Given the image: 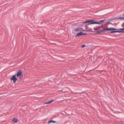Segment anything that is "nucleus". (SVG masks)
<instances>
[{"label":"nucleus","mask_w":124,"mask_h":124,"mask_svg":"<svg viewBox=\"0 0 124 124\" xmlns=\"http://www.w3.org/2000/svg\"><path fill=\"white\" fill-rule=\"evenodd\" d=\"M16 75H15L13 76L11 78V80L13 81L14 83H15L17 80H18L17 78H16Z\"/></svg>","instance_id":"obj_3"},{"label":"nucleus","mask_w":124,"mask_h":124,"mask_svg":"<svg viewBox=\"0 0 124 124\" xmlns=\"http://www.w3.org/2000/svg\"><path fill=\"white\" fill-rule=\"evenodd\" d=\"M101 27H102V28H103V27H103V25H102V26H101Z\"/></svg>","instance_id":"obj_20"},{"label":"nucleus","mask_w":124,"mask_h":124,"mask_svg":"<svg viewBox=\"0 0 124 124\" xmlns=\"http://www.w3.org/2000/svg\"><path fill=\"white\" fill-rule=\"evenodd\" d=\"M54 101V100H52V101H48L47 102H45L44 103V104H48L51 103L52 102Z\"/></svg>","instance_id":"obj_5"},{"label":"nucleus","mask_w":124,"mask_h":124,"mask_svg":"<svg viewBox=\"0 0 124 124\" xmlns=\"http://www.w3.org/2000/svg\"><path fill=\"white\" fill-rule=\"evenodd\" d=\"M75 31H79L78 28H76L75 29Z\"/></svg>","instance_id":"obj_12"},{"label":"nucleus","mask_w":124,"mask_h":124,"mask_svg":"<svg viewBox=\"0 0 124 124\" xmlns=\"http://www.w3.org/2000/svg\"><path fill=\"white\" fill-rule=\"evenodd\" d=\"M117 20H118L119 19H124V18L123 17H119L118 18H116Z\"/></svg>","instance_id":"obj_11"},{"label":"nucleus","mask_w":124,"mask_h":124,"mask_svg":"<svg viewBox=\"0 0 124 124\" xmlns=\"http://www.w3.org/2000/svg\"><path fill=\"white\" fill-rule=\"evenodd\" d=\"M22 74V72L21 70H19L17 73L16 76L17 78L21 75Z\"/></svg>","instance_id":"obj_4"},{"label":"nucleus","mask_w":124,"mask_h":124,"mask_svg":"<svg viewBox=\"0 0 124 124\" xmlns=\"http://www.w3.org/2000/svg\"><path fill=\"white\" fill-rule=\"evenodd\" d=\"M101 26H99L97 27V28H98V30H100V28H101Z\"/></svg>","instance_id":"obj_17"},{"label":"nucleus","mask_w":124,"mask_h":124,"mask_svg":"<svg viewBox=\"0 0 124 124\" xmlns=\"http://www.w3.org/2000/svg\"><path fill=\"white\" fill-rule=\"evenodd\" d=\"M106 21L105 19L102 20L100 21L99 22H97L95 21L94 20H87L86 21L83 22V23H87L85 25V27L86 28L88 27V25L93 24H101L104 23H105L104 22Z\"/></svg>","instance_id":"obj_1"},{"label":"nucleus","mask_w":124,"mask_h":124,"mask_svg":"<svg viewBox=\"0 0 124 124\" xmlns=\"http://www.w3.org/2000/svg\"><path fill=\"white\" fill-rule=\"evenodd\" d=\"M82 31H86V30H82Z\"/></svg>","instance_id":"obj_21"},{"label":"nucleus","mask_w":124,"mask_h":124,"mask_svg":"<svg viewBox=\"0 0 124 124\" xmlns=\"http://www.w3.org/2000/svg\"><path fill=\"white\" fill-rule=\"evenodd\" d=\"M120 30H124V28H121L119 29Z\"/></svg>","instance_id":"obj_16"},{"label":"nucleus","mask_w":124,"mask_h":124,"mask_svg":"<svg viewBox=\"0 0 124 124\" xmlns=\"http://www.w3.org/2000/svg\"><path fill=\"white\" fill-rule=\"evenodd\" d=\"M110 33H116V31H112L110 32Z\"/></svg>","instance_id":"obj_10"},{"label":"nucleus","mask_w":124,"mask_h":124,"mask_svg":"<svg viewBox=\"0 0 124 124\" xmlns=\"http://www.w3.org/2000/svg\"><path fill=\"white\" fill-rule=\"evenodd\" d=\"M87 33H83L82 32V35H87Z\"/></svg>","instance_id":"obj_15"},{"label":"nucleus","mask_w":124,"mask_h":124,"mask_svg":"<svg viewBox=\"0 0 124 124\" xmlns=\"http://www.w3.org/2000/svg\"><path fill=\"white\" fill-rule=\"evenodd\" d=\"M123 16H124V15H123Z\"/></svg>","instance_id":"obj_22"},{"label":"nucleus","mask_w":124,"mask_h":124,"mask_svg":"<svg viewBox=\"0 0 124 124\" xmlns=\"http://www.w3.org/2000/svg\"><path fill=\"white\" fill-rule=\"evenodd\" d=\"M85 45H83L81 46V47L82 48H84V47H85Z\"/></svg>","instance_id":"obj_14"},{"label":"nucleus","mask_w":124,"mask_h":124,"mask_svg":"<svg viewBox=\"0 0 124 124\" xmlns=\"http://www.w3.org/2000/svg\"><path fill=\"white\" fill-rule=\"evenodd\" d=\"M94 31H97L98 30V28H94Z\"/></svg>","instance_id":"obj_13"},{"label":"nucleus","mask_w":124,"mask_h":124,"mask_svg":"<svg viewBox=\"0 0 124 124\" xmlns=\"http://www.w3.org/2000/svg\"><path fill=\"white\" fill-rule=\"evenodd\" d=\"M117 29H115L114 28L111 27L109 28H108L107 29H104L101 30H100L96 32V33L99 34L102 32H105V31H114L116 30Z\"/></svg>","instance_id":"obj_2"},{"label":"nucleus","mask_w":124,"mask_h":124,"mask_svg":"<svg viewBox=\"0 0 124 124\" xmlns=\"http://www.w3.org/2000/svg\"><path fill=\"white\" fill-rule=\"evenodd\" d=\"M90 32H95V31H89Z\"/></svg>","instance_id":"obj_18"},{"label":"nucleus","mask_w":124,"mask_h":124,"mask_svg":"<svg viewBox=\"0 0 124 124\" xmlns=\"http://www.w3.org/2000/svg\"><path fill=\"white\" fill-rule=\"evenodd\" d=\"M80 25H81V26H83L84 25V24H81Z\"/></svg>","instance_id":"obj_19"},{"label":"nucleus","mask_w":124,"mask_h":124,"mask_svg":"<svg viewBox=\"0 0 124 124\" xmlns=\"http://www.w3.org/2000/svg\"><path fill=\"white\" fill-rule=\"evenodd\" d=\"M116 32L121 33L123 32H124V31H116Z\"/></svg>","instance_id":"obj_9"},{"label":"nucleus","mask_w":124,"mask_h":124,"mask_svg":"<svg viewBox=\"0 0 124 124\" xmlns=\"http://www.w3.org/2000/svg\"><path fill=\"white\" fill-rule=\"evenodd\" d=\"M51 123H56V122L55 121H53V120H50V121H49L48 122V124H49Z\"/></svg>","instance_id":"obj_8"},{"label":"nucleus","mask_w":124,"mask_h":124,"mask_svg":"<svg viewBox=\"0 0 124 124\" xmlns=\"http://www.w3.org/2000/svg\"><path fill=\"white\" fill-rule=\"evenodd\" d=\"M82 35V32H80L78 33L76 35V36H79Z\"/></svg>","instance_id":"obj_6"},{"label":"nucleus","mask_w":124,"mask_h":124,"mask_svg":"<svg viewBox=\"0 0 124 124\" xmlns=\"http://www.w3.org/2000/svg\"><path fill=\"white\" fill-rule=\"evenodd\" d=\"M18 121V120L15 118V117L14 118L12 121L14 123L17 122Z\"/></svg>","instance_id":"obj_7"}]
</instances>
